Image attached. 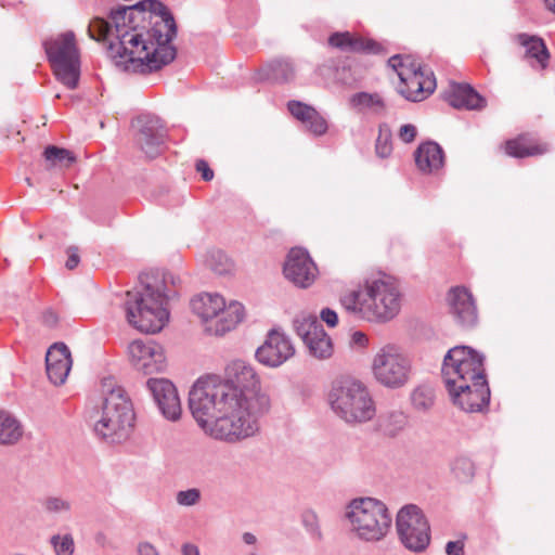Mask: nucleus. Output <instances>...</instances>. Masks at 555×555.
<instances>
[{"label": "nucleus", "mask_w": 555, "mask_h": 555, "mask_svg": "<svg viewBox=\"0 0 555 555\" xmlns=\"http://www.w3.org/2000/svg\"><path fill=\"white\" fill-rule=\"evenodd\" d=\"M90 38L108 40L107 53L125 72L149 74L173 61L170 44L176 24L167 8L157 0H143L111 14V21L93 18Z\"/></svg>", "instance_id": "obj_1"}, {"label": "nucleus", "mask_w": 555, "mask_h": 555, "mask_svg": "<svg viewBox=\"0 0 555 555\" xmlns=\"http://www.w3.org/2000/svg\"><path fill=\"white\" fill-rule=\"evenodd\" d=\"M189 408L201 429L214 439L234 442L257 430L256 414L245 397L219 375L202 376L193 384Z\"/></svg>", "instance_id": "obj_2"}, {"label": "nucleus", "mask_w": 555, "mask_h": 555, "mask_svg": "<svg viewBox=\"0 0 555 555\" xmlns=\"http://www.w3.org/2000/svg\"><path fill=\"white\" fill-rule=\"evenodd\" d=\"M483 356L470 347L455 346L443 358L441 373L452 402L465 412L488 406L490 388Z\"/></svg>", "instance_id": "obj_3"}, {"label": "nucleus", "mask_w": 555, "mask_h": 555, "mask_svg": "<svg viewBox=\"0 0 555 555\" xmlns=\"http://www.w3.org/2000/svg\"><path fill=\"white\" fill-rule=\"evenodd\" d=\"M143 283L141 292L127 294V320L140 332L158 333L169 321L168 305L178 295L180 279L171 272H162L145 276Z\"/></svg>", "instance_id": "obj_4"}, {"label": "nucleus", "mask_w": 555, "mask_h": 555, "mask_svg": "<svg viewBox=\"0 0 555 555\" xmlns=\"http://www.w3.org/2000/svg\"><path fill=\"white\" fill-rule=\"evenodd\" d=\"M339 304L347 314L357 320L386 323L399 313L401 294L390 278H372L357 288L344 292Z\"/></svg>", "instance_id": "obj_5"}, {"label": "nucleus", "mask_w": 555, "mask_h": 555, "mask_svg": "<svg viewBox=\"0 0 555 555\" xmlns=\"http://www.w3.org/2000/svg\"><path fill=\"white\" fill-rule=\"evenodd\" d=\"M102 404L93 423L95 435L108 442L126 440L134 424V412L125 389L112 377L101 383Z\"/></svg>", "instance_id": "obj_6"}, {"label": "nucleus", "mask_w": 555, "mask_h": 555, "mask_svg": "<svg viewBox=\"0 0 555 555\" xmlns=\"http://www.w3.org/2000/svg\"><path fill=\"white\" fill-rule=\"evenodd\" d=\"M326 399L332 412L348 425L365 424L376 415V404L369 387L352 376L334 379Z\"/></svg>", "instance_id": "obj_7"}, {"label": "nucleus", "mask_w": 555, "mask_h": 555, "mask_svg": "<svg viewBox=\"0 0 555 555\" xmlns=\"http://www.w3.org/2000/svg\"><path fill=\"white\" fill-rule=\"evenodd\" d=\"M344 520L350 533L362 542L384 540L392 525L387 505L372 496L350 500L345 506Z\"/></svg>", "instance_id": "obj_8"}, {"label": "nucleus", "mask_w": 555, "mask_h": 555, "mask_svg": "<svg viewBox=\"0 0 555 555\" xmlns=\"http://www.w3.org/2000/svg\"><path fill=\"white\" fill-rule=\"evenodd\" d=\"M192 309L204 322H212L206 330L216 336H222L234 330L244 319L241 302L230 300L217 293H203L192 300Z\"/></svg>", "instance_id": "obj_9"}, {"label": "nucleus", "mask_w": 555, "mask_h": 555, "mask_svg": "<svg viewBox=\"0 0 555 555\" xmlns=\"http://www.w3.org/2000/svg\"><path fill=\"white\" fill-rule=\"evenodd\" d=\"M371 375L375 383L388 390L405 387L412 378V361L396 344L382 346L371 361Z\"/></svg>", "instance_id": "obj_10"}, {"label": "nucleus", "mask_w": 555, "mask_h": 555, "mask_svg": "<svg viewBox=\"0 0 555 555\" xmlns=\"http://www.w3.org/2000/svg\"><path fill=\"white\" fill-rule=\"evenodd\" d=\"M44 49L56 78L68 89H75L80 76V55L75 34H60L47 40Z\"/></svg>", "instance_id": "obj_11"}, {"label": "nucleus", "mask_w": 555, "mask_h": 555, "mask_svg": "<svg viewBox=\"0 0 555 555\" xmlns=\"http://www.w3.org/2000/svg\"><path fill=\"white\" fill-rule=\"evenodd\" d=\"M388 64L397 73L401 81L399 92L406 100L422 101L436 89V79L433 73H425L409 56L393 55L388 60Z\"/></svg>", "instance_id": "obj_12"}, {"label": "nucleus", "mask_w": 555, "mask_h": 555, "mask_svg": "<svg viewBox=\"0 0 555 555\" xmlns=\"http://www.w3.org/2000/svg\"><path fill=\"white\" fill-rule=\"evenodd\" d=\"M396 526L401 542L410 551L422 552L429 545V524L418 506L409 504L401 507Z\"/></svg>", "instance_id": "obj_13"}, {"label": "nucleus", "mask_w": 555, "mask_h": 555, "mask_svg": "<svg viewBox=\"0 0 555 555\" xmlns=\"http://www.w3.org/2000/svg\"><path fill=\"white\" fill-rule=\"evenodd\" d=\"M222 382L241 392L255 414L259 411L258 405L267 401L264 397H259L260 382L254 367L243 360L227 364Z\"/></svg>", "instance_id": "obj_14"}, {"label": "nucleus", "mask_w": 555, "mask_h": 555, "mask_svg": "<svg viewBox=\"0 0 555 555\" xmlns=\"http://www.w3.org/2000/svg\"><path fill=\"white\" fill-rule=\"evenodd\" d=\"M128 354L135 371L152 375L165 372L168 365L165 347L154 339H137L129 344Z\"/></svg>", "instance_id": "obj_15"}, {"label": "nucleus", "mask_w": 555, "mask_h": 555, "mask_svg": "<svg viewBox=\"0 0 555 555\" xmlns=\"http://www.w3.org/2000/svg\"><path fill=\"white\" fill-rule=\"evenodd\" d=\"M283 273L295 286L308 288L315 282L319 270L306 249L294 247L286 257Z\"/></svg>", "instance_id": "obj_16"}, {"label": "nucleus", "mask_w": 555, "mask_h": 555, "mask_svg": "<svg viewBox=\"0 0 555 555\" xmlns=\"http://www.w3.org/2000/svg\"><path fill=\"white\" fill-rule=\"evenodd\" d=\"M133 127L137 129L135 142L150 158H155L162 153L165 130L162 120L152 115L138 117Z\"/></svg>", "instance_id": "obj_17"}, {"label": "nucleus", "mask_w": 555, "mask_h": 555, "mask_svg": "<svg viewBox=\"0 0 555 555\" xmlns=\"http://www.w3.org/2000/svg\"><path fill=\"white\" fill-rule=\"evenodd\" d=\"M309 354L319 360L330 359L333 354V343L322 324L314 317L304 319L296 325Z\"/></svg>", "instance_id": "obj_18"}, {"label": "nucleus", "mask_w": 555, "mask_h": 555, "mask_svg": "<svg viewBox=\"0 0 555 555\" xmlns=\"http://www.w3.org/2000/svg\"><path fill=\"white\" fill-rule=\"evenodd\" d=\"M146 388L153 396L162 415L170 421L177 422L182 414L181 401L176 386L167 378H150Z\"/></svg>", "instance_id": "obj_19"}, {"label": "nucleus", "mask_w": 555, "mask_h": 555, "mask_svg": "<svg viewBox=\"0 0 555 555\" xmlns=\"http://www.w3.org/2000/svg\"><path fill=\"white\" fill-rule=\"evenodd\" d=\"M449 312L454 322L464 328H470L478 323V309L475 298L464 286L452 287L447 295Z\"/></svg>", "instance_id": "obj_20"}, {"label": "nucleus", "mask_w": 555, "mask_h": 555, "mask_svg": "<svg viewBox=\"0 0 555 555\" xmlns=\"http://www.w3.org/2000/svg\"><path fill=\"white\" fill-rule=\"evenodd\" d=\"M72 357L66 345L57 343L52 345L46 356L47 374L54 385L65 383L70 369Z\"/></svg>", "instance_id": "obj_21"}, {"label": "nucleus", "mask_w": 555, "mask_h": 555, "mask_svg": "<svg viewBox=\"0 0 555 555\" xmlns=\"http://www.w3.org/2000/svg\"><path fill=\"white\" fill-rule=\"evenodd\" d=\"M287 111L311 134L321 137L326 133L328 128L326 119L311 105L292 100L287 103Z\"/></svg>", "instance_id": "obj_22"}, {"label": "nucleus", "mask_w": 555, "mask_h": 555, "mask_svg": "<svg viewBox=\"0 0 555 555\" xmlns=\"http://www.w3.org/2000/svg\"><path fill=\"white\" fill-rule=\"evenodd\" d=\"M447 102L455 108L480 109L486 100L469 85L452 83L446 92Z\"/></svg>", "instance_id": "obj_23"}, {"label": "nucleus", "mask_w": 555, "mask_h": 555, "mask_svg": "<svg viewBox=\"0 0 555 555\" xmlns=\"http://www.w3.org/2000/svg\"><path fill=\"white\" fill-rule=\"evenodd\" d=\"M443 151L436 142L422 143L415 151V164L425 173H433L443 165Z\"/></svg>", "instance_id": "obj_24"}, {"label": "nucleus", "mask_w": 555, "mask_h": 555, "mask_svg": "<svg viewBox=\"0 0 555 555\" xmlns=\"http://www.w3.org/2000/svg\"><path fill=\"white\" fill-rule=\"evenodd\" d=\"M24 433V425L15 414L0 409V444L14 446L22 440Z\"/></svg>", "instance_id": "obj_25"}, {"label": "nucleus", "mask_w": 555, "mask_h": 555, "mask_svg": "<svg viewBox=\"0 0 555 555\" xmlns=\"http://www.w3.org/2000/svg\"><path fill=\"white\" fill-rule=\"evenodd\" d=\"M350 107L358 113L373 116H383L386 114V103L378 93L358 92L349 99Z\"/></svg>", "instance_id": "obj_26"}, {"label": "nucleus", "mask_w": 555, "mask_h": 555, "mask_svg": "<svg viewBox=\"0 0 555 555\" xmlns=\"http://www.w3.org/2000/svg\"><path fill=\"white\" fill-rule=\"evenodd\" d=\"M517 41L525 48V55L531 62V65H538L545 68L550 57L546 46L543 40L537 36L519 34Z\"/></svg>", "instance_id": "obj_27"}, {"label": "nucleus", "mask_w": 555, "mask_h": 555, "mask_svg": "<svg viewBox=\"0 0 555 555\" xmlns=\"http://www.w3.org/2000/svg\"><path fill=\"white\" fill-rule=\"evenodd\" d=\"M409 425V416L402 410H388L378 416V430L386 437L395 438L402 434Z\"/></svg>", "instance_id": "obj_28"}, {"label": "nucleus", "mask_w": 555, "mask_h": 555, "mask_svg": "<svg viewBox=\"0 0 555 555\" xmlns=\"http://www.w3.org/2000/svg\"><path fill=\"white\" fill-rule=\"evenodd\" d=\"M330 46L346 52H376L377 44L371 40L353 37L349 31L334 33L328 38Z\"/></svg>", "instance_id": "obj_29"}, {"label": "nucleus", "mask_w": 555, "mask_h": 555, "mask_svg": "<svg viewBox=\"0 0 555 555\" xmlns=\"http://www.w3.org/2000/svg\"><path fill=\"white\" fill-rule=\"evenodd\" d=\"M547 151L546 143H534L525 135L508 140L505 144L506 154L517 158L541 155Z\"/></svg>", "instance_id": "obj_30"}, {"label": "nucleus", "mask_w": 555, "mask_h": 555, "mask_svg": "<svg viewBox=\"0 0 555 555\" xmlns=\"http://www.w3.org/2000/svg\"><path fill=\"white\" fill-rule=\"evenodd\" d=\"M257 360L269 367L278 365V331L271 328L267 340L256 351Z\"/></svg>", "instance_id": "obj_31"}, {"label": "nucleus", "mask_w": 555, "mask_h": 555, "mask_svg": "<svg viewBox=\"0 0 555 555\" xmlns=\"http://www.w3.org/2000/svg\"><path fill=\"white\" fill-rule=\"evenodd\" d=\"M410 400L415 411L427 412L435 403V390L429 385H418L412 390Z\"/></svg>", "instance_id": "obj_32"}, {"label": "nucleus", "mask_w": 555, "mask_h": 555, "mask_svg": "<svg viewBox=\"0 0 555 555\" xmlns=\"http://www.w3.org/2000/svg\"><path fill=\"white\" fill-rule=\"evenodd\" d=\"M453 477L460 482H469L475 476V464L466 455H457L450 463Z\"/></svg>", "instance_id": "obj_33"}, {"label": "nucleus", "mask_w": 555, "mask_h": 555, "mask_svg": "<svg viewBox=\"0 0 555 555\" xmlns=\"http://www.w3.org/2000/svg\"><path fill=\"white\" fill-rule=\"evenodd\" d=\"M206 266L219 275L231 274L234 262L221 250H211L206 256Z\"/></svg>", "instance_id": "obj_34"}, {"label": "nucleus", "mask_w": 555, "mask_h": 555, "mask_svg": "<svg viewBox=\"0 0 555 555\" xmlns=\"http://www.w3.org/2000/svg\"><path fill=\"white\" fill-rule=\"evenodd\" d=\"M44 157L51 167L60 169L69 168L76 160L75 155L70 151L53 145L44 150Z\"/></svg>", "instance_id": "obj_35"}, {"label": "nucleus", "mask_w": 555, "mask_h": 555, "mask_svg": "<svg viewBox=\"0 0 555 555\" xmlns=\"http://www.w3.org/2000/svg\"><path fill=\"white\" fill-rule=\"evenodd\" d=\"M301 525L312 541L322 539V531L317 513L313 509H305L300 515Z\"/></svg>", "instance_id": "obj_36"}, {"label": "nucleus", "mask_w": 555, "mask_h": 555, "mask_svg": "<svg viewBox=\"0 0 555 555\" xmlns=\"http://www.w3.org/2000/svg\"><path fill=\"white\" fill-rule=\"evenodd\" d=\"M55 555H73L75 543L72 534H54L50 539Z\"/></svg>", "instance_id": "obj_37"}, {"label": "nucleus", "mask_w": 555, "mask_h": 555, "mask_svg": "<svg viewBox=\"0 0 555 555\" xmlns=\"http://www.w3.org/2000/svg\"><path fill=\"white\" fill-rule=\"evenodd\" d=\"M42 506L51 514H66L72 509L70 501L63 496H48L43 500Z\"/></svg>", "instance_id": "obj_38"}, {"label": "nucleus", "mask_w": 555, "mask_h": 555, "mask_svg": "<svg viewBox=\"0 0 555 555\" xmlns=\"http://www.w3.org/2000/svg\"><path fill=\"white\" fill-rule=\"evenodd\" d=\"M392 151L391 132L386 124L379 126V133L376 140V153L379 157L385 158Z\"/></svg>", "instance_id": "obj_39"}, {"label": "nucleus", "mask_w": 555, "mask_h": 555, "mask_svg": "<svg viewBox=\"0 0 555 555\" xmlns=\"http://www.w3.org/2000/svg\"><path fill=\"white\" fill-rule=\"evenodd\" d=\"M202 500V492L197 488H190L186 490L178 491L176 494V502L183 507H192L197 505Z\"/></svg>", "instance_id": "obj_40"}, {"label": "nucleus", "mask_w": 555, "mask_h": 555, "mask_svg": "<svg viewBox=\"0 0 555 555\" xmlns=\"http://www.w3.org/2000/svg\"><path fill=\"white\" fill-rule=\"evenodd\" d=\"M295 353V348L284 334L280 333V364Z\"/></svg>", "instance_id": "obj_41"}, {"label": "nucleus", "mask_w": 555, "mask_h": 555, "mask_svg": "<svg viewBox=\"0 0 555 555\" xmlns=\"http://www.w3.org/2000/svg\"><path fill=\"white\" fill-rule=\"evenodd\" d=\"M416 127L412 124H406L400 127L398 137L404 143H411L416 137Z\"/></svg>", "instance_id": "obj_42"}, {"label": "nucleus", "mask_w": 555, "mask_h": 555, "mask_svg": "<svg viewBox=\"0 0 555 555\" xmlns=\"http://www.w3.org/2000/svg\"><path fill=\"white\" fill-rule=\"evenodd\" d=\"M350 345L352 348L365 349L369 346V337L361 331H356L351 334Z\"/></svg>", "instance_id": "obj_43"}, {"label": "nucleus", "mask_w": 555, "mask_h": 555, "mask_svg": "<svg viewBox=\"0 0 555 555\" xmlns=\"http://www.w3.org/2000/svg\"><path fill=\"white\" fill-rule=\"evenodd\" d=\"M320 318L330 327H335L338 324L337 312L331 308H323L320 312Z\"/></svg>", "instance_id": "obj_44"}, {"label": "nucleus", "mask_w": 555, "mask_h": 555, "mask_svg": "<svg viewBox=\"0 0 555 555\" xmlns=\"http://www.w3.org/2000/svg\"><path fill=\"white\" fill-rule=\"evenodd\" d=\"M447 555H464V542L461 540L449 541L446 545Z\"/></svg>", "instance_id": "obj_45"}, {"label": "nucleus", "mask_w": 555, "mask_h": 555, "mask_svg": "<svg viewBox=\"0 0 555 555\" xmlns=\"http://www.w3.org/2000/svg\"><path fill=\"white\" fill-rule=\"evenodd\" d=\"M138 555H160L158 550L150 542H140L137 546Z\"/></svg>", "instance_id": "obj_46"}, {"label": "nucleus", "mask_w": 555, "mask_h": 555, "mask_svg": "<svg viewBox=\"0 0 555 555\" xmlns=\"http://www.w3.org/2000/svg\"><path fill=\"white\" fill-rule=\"evenodd\" d=\"M196 170L202 175L205 181H210L214 178V172L205 160H198L196 163Z\"/></svg>", "instance_id": "obj_47"}, {"label": "nucleus", "mask_w": 555, "mask_h": 555, "mask_svg": "<svg viewBox=\"0 0 555 555\" xmlns=\"http://www.w3.org/2000/svg\"><path fill=\"white\" fill-rule=\"evenodd\" d=\"M67 261H66V268L69 270L75 269L79 263V256H78V249L76 247H69L67 249Z\"/></svg>", "instance_id": "obj_48"}, {"label": "nucleus", "mask_w": 555, "mask_h": 555, "mask_svg": "<svg viewBox=\"0 0 555 555\" xmlns=\"http://www.w3.org/2000/svg\"><path fill=\"white\" fill-rule=\"evenodd\" d=\"M279 67H280V79L282 78V76L285 80H287L292 77L293 67L289 62L280 60Z\"/></svg>", "instance_id": "obj_49"}, {"label": "nucleus", "mask_w": 555, "mask_h": 555, "mask_svg": "<svg viewBox=\"0 0 555 555\" xmlns=\"http://www.w3.org/2000/svg\"><path fill=\"white\" fill-rule=\"evenodd\" d=\"M182 554L183 555H201L198 547L191 543H186L182 546Z\"/></svg>", "instance_id": "obj_50"}, {"label": "nucleus", "mask_w": 555, "mask_h": 555, "mask_svg": "<svg viewBox=\"0 0 555 555\" xmlns=\"http://www.w3.org/2000/svg\"><path fill=\"white\" fill-rule=\"evenodd\" d=\"M242 540L247 545H254L257 542V537L251 532H244L242 535Z\"/></svg>", "instance_id": "obj_51"}, {"label": "nucleus", "mask_w": 555, "mask_h": 555, "mask_svg": "<svg viewBox=\"0 0 555 555\" xmlns=\"http://www.w3.org/2000/svg\"><path fill=\"white\" fill-rule=\"evenodd\" d=\"M546 8L555 13V0H544Z\"/></svg>", "instance_id": "obj_52"}, {"label": "nucleus", "mask_w": 555, "mask_h": 555, "mask_svg": "<svg viewBox=\"0 0 555 555\" xmlns=\"http://www.w3.org/2000/svg\"><path fill=\"white\" fill-rule=\"evenodd\" d=\"M248 555H257L255 552H250Z\"/></svg>", "instance_id": "obj_53"}]
</instances>
